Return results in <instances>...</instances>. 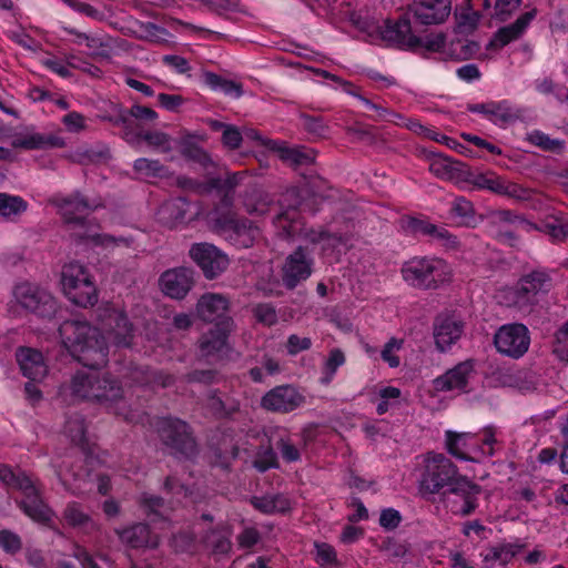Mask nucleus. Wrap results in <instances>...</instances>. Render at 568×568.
Masks as SVG:
<instances>
[{
	"instance_id": "obj_1",
	"label": "nucleus",
	"mask_w": 568,
	"mask_h": 568,
	"mask_svg": "<svg viewBox=\"0 0 568 568\" xmlns=\"http://www.w3.org/2000/svg\"><path fill=\"white\" fill-rule=\"evenodd\" d=\"M64 347L83 366L99 368L106 363L108 346L97 327L85 321H64L59 327Z\"/></svg>"
},
{
	"instance_id": "obj_2",
	"label": "nucleus",
	"mask_w": 568,
	"mask_h": 568,
	"mask_svg": "<svg viewBox=\"0 0 568 568\" xmlns=\"http://www.w3.org/2000/svg\"><path fill=\"white\" fill-rule=\"evenodd\" d=\"M402 276L413 287L433 290L448 280L450 271L444 260L414 257L404 263Z\"/></svg>"
},
{
	"instance_id": "obj_3",
	"label": "nucleus",
	"mask_w": 568,
	"mask_h": 568,
	"mask_svg": "<svg viewBox=\"0 0 568 568\" xmlns=\"http://www.w3.org/2000/svg\"><path fill=\"white\" fill-rule=\"evenodd\" d=\"M61 284L65 296L78 306H93L98 301L97 288L90 273L78 262L63 266Z\"/></svg>"
},
{
	"instance_id": "obj_4",
	"label": "nucleus",
	"mask_w": 568,
	"mask_h": 568,
	"mask_svg": "<svg viewBox=\"0 0 568 568\" xmlns=\"http://www.w3.org/2000/svg\"><path fill=\"white\" fill-rule=\"evenodd\" d=\"M462 474L458 467L443 454H427L420 479L423 494H439L448 490Z\"/></svg>"
},
{
	"instance_id": "obj_5",
	"label": "nucleus",
	"mask_w": 568,
	"mask_h": 568,
	"mask_svg": "<svg viewBox=\"0 0 568 568\" xmlns=\"http://www.w3.org/2000/svg\"><path fill=\"white\" fill-rule=\"evenodd\" d=\"M471 185L479 190H488L497 195H503L518 202H526L532 199V191L511 182L494 172L471 171L468 165L465 169L463 184Z\"/></svg>"
},
{
	"instance_id": "obj_6",
	"label": "nucleus",
	"mask_w": 568,
	"mask_h": 568,
	"mask_svg": "<svg viewBox=\"0 0 568 568\" xmlns=\"http://www.w3.org/2000/svg\"><path fill=\"white\" fill-rule=\"evenodd\" d=\"M551 286L550 276L542 271H532L516 284L505 291L506 304L521 312H529L537 301L539 293L548 292Z\"/></svg>"
},
{
	"instance_id": "obj_7",
	"label": "nucleus",
	"mask_w": 568,
	"mask_h": 568,
	"mask_svg": "<svg viewBox=\"0 0 568 568\" xmlns=\"http://www.w3.org/2000/svg\"><path fill=\"white\" fill-rule=\"evenodd\" d=\"M158 433L171 454L186 458L195 454L196 445L185 422L178 418H163L158 423Z\"/></svg>"
},
{
	"instance_id": "obj_8",
	"label": "nucleus",
	"mask_w": 568,
	"mask_h": 568,
	"mask_svg": "<svg viewBox=\"0 0 568 568\" xmlns=\"http://www.w3.org/2000/svg\"><path fill=\"white\" fill-rule=\"evenodd\" d=\"M19 490L23 494L22 499L17 501L18 507L34 523L50 526L55 513L44 501L42 490L32 478H21Z\"/></svg>"
},
{
	"instance_id": "obj_9",
	"label": "nucleus",
	"mask_w": 568,
	"mask_h": 568,
	"mask_svg": "<svg viewBox=\"0 0 568 568\" xmlns=\"http://www.w3.org/2000/svg\"><path fill=\"white\" fill-rule=\"evenodd\" d=\"M480 493L479 485L462 475L448 490L443 491V501L453 514L465 517L477 508Z\"/></svg>"
},
{
	"instance_id": "obj_10",
	"label": "nucleus",
	"mask_w": 568,
	"mask_h": 568,
	"mask_svg": "<svg viewBox=\"0 0 568 568\" xmlns=\"http://www.w3.org/2000/svg\"><path fill=\"white\" fill-rule=\"evenodd\" d=\"M233 329L234 321L224 320L203 333L197 341V357L210 364L221 361L229 351L227 338Z\"/></svg>"
},
{
	"instance_id": "obj_11",
	"label": "nucleus",
	"mask_w": 568,
	"mask_h": 568,
	"mask_svg": "<svg viewBox=\"0 0 568 568\" xmlns=\"http://www.w3.org/2000/svg\"><path fill=\"white\" fill-rule=\"evenodd\" d=\"M50 203L59 210L62 219L70 226H84L87 216L101 205L100 201H91L79 192L69 196L57 194Z\"/></svg>"
},
{
	"instance_id": "obj_12",
	"label": "nucleus",
	"mask_w": 568,
	"mask_h": 568,
	"mask_svg": "<svg viewBox=\"0 0 568 568\" xmlns=\"http://www.w3.org/2000/svg\"><path fill=\"white\" fill-rule=\"evenodd\" d=\"M17 302L26 310L41 317H50L57 311L54 297L44 288L24 282L13 290Z\"/></svg>"
},
{
	"instance_id": "obj_13",
	"label": "nucleus",
	"mask_w": 568,
	"mask_h": 568,
	"mask_svg": "<svg viewBox=\"0 0 568 568\" xmlns=\"http://www.w3.org/2000/svg\"><path fill=\"white\" fill-rule=\"evenodd\" d=\"M494 344L500 354L519 358L528 351L530 345L528 328L519 323L503 325L495 333Z\"/></svg>"
},
{
	"instance_id": "obj_14",
	"label": "nucleus",
	"mask_w": 568,
	"mask_h": 568,
	"mask_svg": "<svg viewBox=\"0 0 568 568\" xmlns=\"http://www.w3.org/2000/svg\"><path fill=\"white\" fill-rule=\"evenodd\" d=\"M104 339H109L116 347H130L134 337L133 325L126 315L116 308H108L101 316Z\"/></svg>"
},
{
	"instance_id": "obj_15",
	"label": "nucleus",
	"mask_w": 568,
	"mask_h": 568,
	"mask_svg": "<svg viewBox=\"0 0 568 568\" xmlns=\"http://www.w3.org/2000/svg\"><path fill=\"white\" fill-rule=\"evenodd\" d=\"M190 255L209 280L217 277L229 265L227 256L209 243L194 244L190 250Z\"/></svg>"
},
{
	"instance_id": "obj_16",
	"label": "nucleus",
	"mask_w": 568,
	"mask_h": 568,
	"mask_svg": "<svg viewBox=\"0 0 568 568\" xmlns=\"http://www.w3.org/2000/svg\"><path fill=\"white\" fill-rule=\"evenodd\" d=\"M312 257L302 246L286 257L282 268V281L285 287L293 290L312 274Z\"/></svg>"
},
{
	"instance_id": "obj_17",
	"label": "nucleus",
	"mask_w": 568,
	"mask_h": 568,
	"mask_svg": "<svg viewBox=\"0 0 568 568\" xmlns=\"http://www.w3.org/2000/svg\"><path fill=\"white\" fill-rule=\"evenodd\" d=\"M464 322L454 313L438 314L433 324V336L438 351H447L463 335Z\"/></svg>"
},
{
	"instance_id": "obj_18",
	"label": "nucleus",
	"mask_w": 568,
	"mask_h": 568,
	"mask_svg": "<svg viewBox=\"0 0 568 568\" xmlns=\"http://www.w3.org/2000/svg\"><path fill=\"white\" fill-rule=\"evenodd\" d=\"M305 398L293 386L282 385L268 390L261 399V406L274 413H290L298 408Z\"/></svg>"
},
{
	"instance_id": "obj_19",
	"label": "nucleus",
	"mask_w": 568,
	"mask_h": 568,
	"mask_svg": "<svg viewBox=\"0 0 568 568\" xmlns=\"http://www.w3.org/2000/svg\"><path fill=\"white\" fill-rule=\"evenodd\" d=\"M381 37L389 45L414 49L419 47L422 39L414 34L410 20L407 16L397 21L387 20L381 29Z\"/></svg>"
},
{
	"instance_id": "obj_20",
	"label": "nucleus",
	"mask_w": 568,
	"mask_h": 568,
	"mask_svg": "<svg viewBox=\"0 0 568 568\" xmlns=\"http://www.w3.org/2000/svg\"><path fill=\"white\" fill-rule=\"evenodd\" d=\"M94 390V402L113 408L114 414L122 415L124 418L128 416L118 409V405L123 403V388L121 384L106 374L97 373Z\"/></svg>"
},
{
	"instance_id": "obj_21",
	"label": "nucleus",
	"mask_w": 568,
	"mask_h": 568,
	"mask_svg": "<svg viewBox=\"0 0 568 568\" xmlns=\"http://www.w3.org/2000/svg\"><path fill=\"white\" fill-rule=\"evenodd\" d=\"M229 310L230 302L222 294L206 293L196 303L197 316L207 323L221 324L224 320H233Z\"/></svg>"
},
{
	"instance_id": "obj_22",
	"label": "nucleus",
	"mask_w": 568,
	"mask_h": 568,
	"mask_svg": "<svg viewBox=\"0 0 568 568\" xmlns=\"http://www.w3.org/2000/svg\"><path fill=\"white\" fill-rule=\"evenodd\" d=\"M450 7V0H415L409 12L422 24H438L448 18Z\"/></svg>"
},
{
	"instance_id": "obj_23",
	"label": "nucleus",
	"mask_w": 568,
	"mask_h": 568,
	"mask_svg": "<svg viewBox=\"0 0 568 568\" xmlns=\"http://www.w3.org/2000/svg\"><path fill=\"white\" fill-rule=\"evenodd\" d=\"M17 362L24 377L32 382H41L48 374V365L41 352L31 347H19L16 352Z\"/></svg>"
},
{
	"instance_id": "obj_24",
	"label": "nucleus",
	"mask_w": 568,
	"mask_h": 568,
	"mask_svg": "<svg viewBox=\"0 0 568 568\" xmlns=\"http://www.w3.org/2000/svg\"><path fill=\"white\" fill-rule=\"evenodd\" d=\"M163 292L172 298H183L193 285V272L186 267L169 270L161 275Z\"/></svg>"
},
{
	"instance_id": "obj_25",
	"label": "nucleus",
	"mask_w": 568,
	"mask_h": 568,
	"mask_svg": "<svg viewBox=\"0 0 568 568\" xmlns=\"http://www.w3.org/2000/svg\"><path fill=\"white\" fill-rule=\"evenodd\" d=\"M473 371L474 366L471 362H462L442 376L435 378L434 387L438 392L464 390L467 387L468 378Z\"/></svg>"
},
{
	"instance_id": "obj_26",
	"label": "nucleus",
	"mask_w": 568,
	"mask_h": 568,
	"mask_svg": "<svg viewBox=\"0 0 568 568\" xmlns=\"http://www.w3.org/2000/svg\"><path fill=\"white\" fill-rule=\"evenodd\" d=\"M120 540L131 548H156L160 544L158 535H153L145 524H134L123 529H116Z\"/></svg>"
},
{
	"instance_id": "obj_27",
	"label": "nucleus",
	"mask_w": 568,
	"mask_h": 568,
	"mask_svg": "<svg viewBox=\"0 0 568 568\" xmlns=\"http://www.w3.org/2000/svg\"><path fill=\"white\" fill-rule=\"evenodd\" d=\"M534 17V11L525 12L514 23L498 29L487 44V49L499 50L519 39Z\"/></svg>"
},
{
	"instance_id": "obj_28",
	"label": "nucleus",
	"mask_w": 568,
	"mask_h": 568,
	"mask_svg": "<svg viewBox=\"0 0 568 568\" xmlns=\"http://www.w3.org/2000/svg\"><path fill=\"white\" fill-rule=\"evenodd\" d=\"M224 232L234 245L240 247H250L260 235L258 229L245 219H230L224 227Z\"/></svg>"
},
{
	"instance_id": "obj_29",
	"label": "nucleus",
	"mask_w": 568,
	"mask_h": 568,
	"mask_svg": "<svg viewBox=\"0 0 568 568\" xmlns=\"http://www.w3.org/2000/svg\"><path fill=\"white\" fill-rule=\"evenodd\" d=\"M466 165L460 161L437 154L430 158L428 169L435 176L442 180L463 184Z\"/></svg>"
},
{
	"instance_id": "obj_30",
	"label": "nucleus",
	"mask_w": 568,
	"mask_h": 568,
	"mask_svg": "<svg viewBox=\"0 0 568 568\" xmlns=\"http://www.w3.org/2000/svg\"><path fill=\"white\" fill-rule=\"evenodd\" d=\"M270 149L278 154V158L286 164L298 168L310 165L315 161V151L306 146H288L284 143L271 141Z\"/></svg>"
},
{
	"instance_id": "obj_31",
	"label": "nucleus",
	"mask_w": 568,
	"mask_h": 568,
	"mask_svg": "<svg viewBox=\"0 0 568 568\" xmlns=\"http://www.w3.org/2000/svg\"><path fill=\"white\" fill-rule=\"evenodd\" d=\"M475 436L470 433L446 432V448L448 453L462 460H474L470 453L477 452L480 447L473 444Z\"/></svg>"
},
{
	"instance_id": "obj_32",
	"label": "nucleus",
	"mask_w": 568,
	"mask_h": 568,
	"mask_svg": "<svg viewBox=\"0 0 568 568\" xmlns=\"http://www.w3.org/2000/svg\"><path fill=\"white\" fill-rule=\"evenodd\" d=\"M231 535L230 526L219 525L206 531L202 540L212 554L227 555L232 549Z\"/></svg>"
},
{
	"instance_id": "obj_33",
	"label": "nucleus",
	"mask_w": 568,
	"mask_h": 568,
	"mask_svg": "<svg viewBox=\"0 0 568 568\" xmlns=\"http://www.w3.org/2000/svg\"><path fill=\"white\" fill-rule=\"evenodd\" d=\"M97 373L79 372L73 375L70 384L64 388L77 399L94 402V390Z\"/></svg>"
},
{
	"instance_id": "obj_34",
	"label": "nucleus",
	"mask_w": 568,
	"mask_h": 568,
	"mask_svg": "<svg viewBox=\"0 0 568 568\" xmlns=\"http://www.w3.org/2000/svg\"><path fill=\"white\" fill-rule=\"evenodd\" d=\"M62 516L67 524L73 528L82 529L87 532L98 529V526L90 515L87 514L83 507L77 501L67 504Z\"/></svg>"
},
{
	"instance_id": "obj_35",
	"label": "nucleus",
	"mask_w": 568,
	"mask_h": 568,
	"mask_svg": "<svg viewBox=\"0 0 568 568\" xmlns=\"http://www.w3.org/2000/svg\"><path fill=\"white\" fill-rule=\"evenodd\" d=\"M519 551L514 545H498L488 548L484 554V562L487 568H503L510 562Z\"/></svg>"
},
{
	"instance_id": "obj_36",
	"label": "nucleus",
	"mask_w": 568,
	"mask_h": 568,
	"mask_svg": "<svg viewBox=\"0 0 568 568\" xmlns=\"http://www.w3.org/2000/svg\"><path fill=\"white\" fill-rule=\"evenodd\" d=\"M254 508L263 514L286 513L291 509V500L283 494L253 497L251 500Z\"/></svg>"
},
{
	"instance_id": "obj_37",
	"label": "nucleus",
	"mask_w": 568,
	"mask_h": 568,
	"mask_svg": "<svg viewBox=\"0 0 568 568\" xmlns=\"http://www.w3.org/2000/svg\"><path fill=\"white\" fill-rule=\"evenodd\" d=\"M28 209V203L19 195L0 193V217L6 221H16Z\"/></svg>"
},
{
	"instance_id": "obj_38",
	"label": "nucleus",
	"mask_w": 568,
	"mask_h": 568,
	"mask_svg": "<svg viewBox=\"0 0 568 568\" xmlns=\"http://www.w3.org/2000/svg\"><path fill=\"white\" fill-rule=\"evenodd\" d=\"M189 211V203L184 197H176L166 201L160 207V219L168 224H175L185 219Z\"/></svg>"
},
{
	"instance_id": "obj_39",
	"label": "nucleus",
	"mask_w": 568,
	"mask_h": 568,
	"mask_svg": "<svg viewBox=\"0 0 568 568\" xmlns=\"http://www.w3.org/2000/svg\"><path fill=\"white\" fill-rule=\"evenodd\" d=\"M273 205V199L266 192L253 189L246 193L244 206L247 213L255 215H264Z\"/></svg>"
},
{
	"instance_id": "obj_40",
	"label": "nucleus",
	"mask_w": 568,
	"mask_h": 568,
	"mask_svg": "<svg viewBox=\"0 0 568 568\" xmlns=\"http://www.w3.org/2000/svg\"><path fill=\"white\" fill-rule=\"evenodd\" d=\"M63 145L64 141L61 138L55 135H44L40 133H34L13 142V146L22 148L26 150L61 148Z\"/></svg>"
},
{
	"instance_id": "obj_41",
	"label": "nucleus",
	"mask_w": 568,
	"mask_h": 568,
	"mask_svg": "<svg viewBox=\"0 0 568 568\" xmlns=\"http://www.w3.org/2000/svg\"><path fill=\"white\" fill-rule=\"evenodd\" d=\"M179 146L181 155L186 160L197 163L204 169L213 164L210 155L191 138L182 139Z\"/></svg>"
},
{
	"instance_id": "obj_42",
	"label": "nucleus",
	"mask_w": 568,
	"mask_h": 568,
	"mask_svg": "<svg viewBox=\"0 0 568 568\" xmlns=\"http://www.w3.org/2000/svg\"><path fill=\"white\" fill-rule=\"evenodd\" d=\"M414 230L423 235H429L438 241H443L448 247H455L458 244L457 237L450 234L445 227H438L428 222H415Z\"/></svg>"
},
{
	"instance_id": "obj_43",
	"label": "nucleus",
	"mask_w": 568,
	"mask_h": 568,
	"mask_svg": "<svg viewBox=\"0 0 568 568\" xmlns=\"http://www.w3.org/2000/svg\"><path fill=\"white\" fill-rule=\"evenodd\" d=\"M64 433L74 445L84 447L88 442L87 424L84 418L79 414H74L67 419Z\"/></svg>"
},
{
	"instance_id": "obj_44",
	"label": "nucleus",
	"mask_w": 568,
	"mask_h": 568,
	"mask_svg": "<svg viewBox=\"0 0 568 568\" xmlns=\"http://www.w3.org/2000/svg\"><path fill=\"white\" fill-rule=\"evenodd\" d=\"M520 118L519 110L515 109L509 102H491V109L488 119L494 123L508 124Z\"/></svg>"
},
{
	"instance_id": "obj_45",
	"label": "nucleus",
	"mask_w": 568,
	"mask_h": 568,
	"mask_svg": "<svg viewBox=\"0 0 568 568\" xmlns=\"http://www.w3.org/2000/svg\"><path fill=\"white\" fill-rule=\"evenodd\" d=\"M308 239L313 243L324 242L325 246H332L338 248L339 246H346L351 240L348 232H333L328 230L311 231Z\"/></svg>"
},
{
	"instance_id": "obj_46",
	"label": "nucleus",
	"mask_w": 568,
	"mask_h": 568,
	"mask_svg": "<svg viewBox=\"0 0 568 568\" xmlns=\"http://www.w3.org/2000/svg\"><path fill=\"white\" fill-rule=\"evenodd\" d=\"M87 39L90 54L97 59L110 60L112 55L113 39L108 36L91 34Z\"/></svg>"
},
{
	"instance_id": "obj_47",
	"label": "nucleus",
	"mask_w": 568,
	"mask_h": 568,
	"mask_svg": "<svg viewBox=\"0 0 568 568\" xmlns=\"http://www.w3.org/2000/svg\"><path fill=\"white\" fill-rule=\"evenodd\" d=\"M345 354L342 349H331L323 367V376L321 378V383L324 385H328L333 381L338 367L345 364Z\"/></svg>"
},
{
	"instance_id": "obj_48",
	"label": "nucleus",
	"mask_w": 568,
	"mask_h": 568,
	"mask_svg": "<svg viewBox=\"0 0 568 568\" xmlns=\"http://www.w3.org/2000/svg\"><path fill=\"white\" fill-rule=\"evenodd\" d=\"M478 50V43L467 39L452 40L449 44V54L457 60H467L477 53Z\"/></svg>"
},
{
	"instance_id": "obj_49",
	"label": "nucleus",
	"mask_w": 568,
	"mask_h": 568,
	"mask_svg": "<svg viewBox=\"0 0 568 568\" xmlns=\"http://www.w3.org/2000/svg\"><path fill=\"white\" fill-rule=\"evenodd\" d=\"M133 169L144 178H158L165 173V168L158 160L141 158L134 161Z\"/></svg>"
},
{
	"instance_id": "obj_50",
	"label": "nucleus",
	"mask_w": 568,
	"mask_h": 568,
	"mask_svg": "<svg viewBox=\"0 0 568 568\" xmlns=\"http://www.w3.org/2000/svg\"><path fill=\"white\" fill-rule=\"evenodd\" d=\"M255 321L264 326L271 327L278 321L275 307L270 303H258L252 307Z\"/></svg>"
},
{
	"instance_id": "obj_51",
	"label": "nucleus",
	"mask_w": 568,
	"mask_h": 568,
	"mask_svg": "<svg viewBox=\"0 0 568 568\" xmlns=\"http://www.w3.org/2000/svg\"><path fill=\"white\" fill-rule=\"evenodd\" d=\"M527 140L531 144H534L545 151L558 152L562 149V141L551 139L549 135H547L544 132L538 131V130L530 132L527 135Z\"/></svg>"
},
{
	"instance_id": "obj_52",
	"label": "nucleus",
	"mask_w": 568,
	"mask_h": 568,
	"mask_svg": "<svg viewBox=\"0 0 568 568\" xmlns=\"http://www.w3.org/2000/svg\"><path fill=\"white\" fill-rule=\"evenodd\" d=\"M450 211L454 215L460 217V222L466 225H469L475 220L474 205L465 197H456Z\"/></svg>"
},
{
	"instance_id": "obj_53",
	"label": "nucleus",
	"mask_w": 568,
	"mask_h": 568,
	"mask_svg": "<svg viewBox=\"0 0 568 568\" xmlns=\"http://www.w3.org/2000/svg\"><path fill=\"white\" fill-rule=\"evenodd\" d=\"M253 466L261 473L278 466L277 457L272 447H265L257 452Z\"/></svg>"
},
{
	"instance_id": "obj_54",
	"label": "nucleus",
	"mask_w": 568,
	"mask_h": 568,
	"mask_svg": "<svg viewBox=\"0 0 568 568\" xmlns=\"http://www.w3.org/2000/svg\"><path fill=\"white\" fill-rule=\"evenodd\" d=\"M379 549L385 551L392 558H403L410 550V546L406 541L387 538L383 540Z\"/></svg>"
},
{
	"instance_id": "obj_55",
	"label": "nucleus",
	"mask_w": 568,
	"mask_h": 568,
	"mask_svg": "<svg viewBox=\"0 0 568 568\" xmlns=\"http://www.w3.org/2000/svg\"><path fill=\"white\" fill-rule=\"evenodd\" d=\"M349 21L354 27L363 32L371 33L378 29L374 19L368 14L367 11H353L349 13Z\"/></svg>"
},
{
	"instance_id": "obj_56",
	"label": "nucleus",
	"mask_w": 568,
	"mask_h": 568,
	"mask_svg": "<svg viewBox=\"0 0 568 568\" xmlns=\"http://www.w3.org/2000/svg\"><path fill=\"white\" fill-rule=\"evenodd\" d=\"M0 547L6 552L16 554L22 548V540L20 536L8 529H0Z\"/></svg>"
},
{
	"instance_id": "obj_57",
	"label": "nucleus",
	"mask_w": 568,
	"mask_h": 568,
	"mask_svg": "<svg viewBox=\"0 0 568 568\" xmlns=\"http://www.w3.org/2000/svg\"><path fill=\"white\" fill-rule=\"evenodd\" d=\"M209 408L217 416L223 417L231 415L239 409V405L235 403L226 404L215 393H213L207 400Z\"/></svg>"
},
{
	"instance_id": "obj_58",
	"label": "nucleus",
	"mask_w": 568,
	"mask_h": 568,
	"mask_svg": "<svg viewBox=\"0 0 568 568\" xmlns=\"http://www.w3.org/2000/svg\"><path fill=\"white\" fill-rule=\"evenodd\" d=\"M286 352L291 356H295L301 352L308 351L312 347V339L306 336L292 334L286 341Z\"/></svg>"
},
{
	"instance_id": "obj_59",
	"label": "nucleus",
	"mask_w": 568,
	"mask_h": 568,
	"mask_svg": "<svg viewBox=\"0 0 568 568\" xmlns=\"http://www.w3.org/2000/svg\"><path fill=\"white\" fill-rule=\"evenodd\" d=\"M149 145L159 148L162 152H170L172 150L170 144V136L166 133L154 131L145 132L140 135Z\"/></svg>"
},
{
	"instance_id": "obj_60",
	"label": "nucleus",
	"mask_w": 568,
	"mask_h": 568,
	"mask_svg": "<svg viewBox=\"0 0 568 568\" xmlns=\"http://www.w3.org/2000/svg\"><path fill=\"white\" fill-rule=\"evenodd\" d=\"M478 23V14L476 12L462 13L457 18L455 31L459 34H468L473 32Z\"/></svg>"
},
{
	"instance_id": "obj_61",
	"label": "nucleus",
	"mask_w": 568,
	"mask_h": 568,
	"mask_svg": "<svg viewBox=\"0 0 568 568\" xmlns=\"http://www.w3.org/2000/svg\"><path fill=\"white\" fill-rule=\"evenodd\" d=\"M403 341L390 338L382 349V358L390 366L397 367L399 365V358L395 355V351L400 349Z\"/></svg>"
},
{
	"instance_id": "obj_62",
	"label": "nucleus",
	"mask_w": 568,
	"mask_h": 568,
	"mask_svg": "<svg viewBox=\"0 0 568 568\" xmlns=\"http://www.w3.org/2000/svg\"><path fill=\"white\" fill-rule=\"evenodd\" d=\"M186 381L210 385L217 381V372L215 369H195L186 375Z\"/></svg>"
},
{
	"instance_id": "obj_63",
	"label": "nucleus",
	"mask_w": 568,
	"mask_h": 568,
	"mask_svg": "<svg viewBox=\"0 0 568 568\" xmlns=\"http://www.w3.org/2000/svg\"><path fill=\"white\" fill-rule=\"evenodd\" d=\"M194 537L189 532H179L171 539V546L175 552H186L193 548Z\"/></svg>"
},
{
	"instance_id": "obj_64",
	"label": "nucleus",
	"mask_w": 568,
	"mask_h": 568,
	"mask_svg": "<svg viewBox=\"0 0 568 568\" xmlns=\"http://www.w3.org/2000/svg\"><path fill=\"white\" fill-rule=\"evenodd\" d=\"M555 352L561 359L568 362V323L556 334Z\"/></svg>"
}]
</instances>
